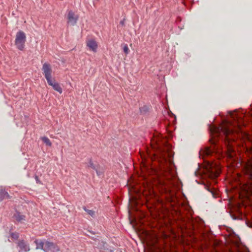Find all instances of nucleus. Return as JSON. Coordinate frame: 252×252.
Wrapping results in <instances>:
<instances>
[{"instance_id":"obj_10","label":"nucleus","mask_w":252,"mask_h":252,"mask_svg":"<svg viewBox=\"0 0 252 252\" xmlns=\"http://www.w3.org/2000/svg\"><path fill=\"white\" fill-rule=\"evenodd\" d=\"M41 140L43 141V142L47 146H52V143L50 141V139L46 137V136H44V137H42L41 138Z\"/></svg>"},{"instance_id":"obj_6","label":"nucleus","mask_w":252,"mask_h":252,"mask_svg":"<svg viewBox=\"0 0 252 252\" xmlns=\"http://www.w3.org/2000/svg\"><path fill=\"white\" fill-rule=\"evenodd\" d=\"M86 46L89 50L96 53L98 49V43L94 39H89L86 41Z\"/></svg>"},{"instance_id":"obj_5","label":"nucleus","mask_w":252,"mask_h":252,"mask_svg":"<svg viewBox=\"0 0 252 252\" xmlns=\"http://www.w3.org/2000/svg\"><path fill=\"white\" fill-rule=\"evenodd\" d=\"M26 41V35L22 31H18L15 35V45L16 48L20 51H23L25 46Z\"/></svg>"},{"instance_id":"obj_2","label":"nucleus","mask_w":252,"mask_h":252,"mask_svg":"<svg viewBox=\"0 0 252 252\" xmlns=\"http://www.w3.org/2000/svg\"><path fill=\"white\" fill-rule=\"evenodd\" d=\"M42 73L47 80L49 85L60 94L63 92V89L60 84L52 77V69L51 65L48 63H43L42 67Z\"/></svg>"},{"instance_id":"obj_9","label":"nucleus","mask_w":252,"mask_h":252,"mask_svg":"<svg viewBox=\"0 0 252 252\" xmlns=\"http://www.w3.org/2000/svg\"><path fill=\"white\" fill-rule=\"evenodd\" d=\"M17 244L21 251L28 252L30 250L29 246L27 245L23 240L20 241L18 242Z\"/></svg>"},{"instance_id":"obj_11","label":"nucleus","mask_w":252,"mask_h":252,"mask_svg":"<svg viewBox=\"0 0 252 252\" xmlns=\"http://www.w3.org/2000/svg\"><path fill=\"white\" fill-rule=\"evenodd\" d=\"M9 195L7 192L2 191L0 192V200H2L4 198H9Z\"/></svg>"},{"instance_id":"obj_7","label":"nucleus","mask_w":252,"mask_h":252,"mask_svg":"<svg viewBox=\"0 0 252 252\" xmlns=\"http://www.w3.org/2000/svg\"><path fill=\"white\" fill-rule=\"evenodd\" d=\"M67 18V23L68 24L74 25L76 24L78 20V16L77 15H76L72 11L70 10L68 13Z\"/></svg>"},{"instance_id":"obj_1","label":"nucleus","mask_w":252,"mask_h":252,"mask_svg":"<svg viewBox=\"0 0 252 252\" xmlns=\"http://www.w3.org/2000/svg\"><path fill=\"white\" fill-rule=\"evenodd\" d=\"M210 130L215 136H222L225 148L223 150L220 146L213 142V146L210 148H206L200 152V156H209L213 154H217L219 156H226L228 158L233 159L236 155L233 143H237L235 141L236 135L239 137H242L244 141L252 142V136L241 130L240 132L234 131L230 122H226L219 127H210Z\"/></svg>"},{"instance_id":"obj_17","label":"nucleus","mask_w":252,"mask_h":252,"mask_svg":"<svg viewBox=\"0 0 252 252\" xmlns=\"http://www.w3.org/2000/svg\"><path fill=\"white\" fill-rule=\"evenodd\" d=\"M121 23L122 24H124V22H121Z\"/></svg>"},{"instance_id":"obj_12","label":"nucleus","mask_w":252,"mask_h":252,"mask_svg":"<svg viewBox=\"0 0 252 252\" xmlns=\"http://www.w3.org/2000/svg\"><path fill=\"white\" fill-rule=\"evenodd\" d=\"M15 218L18 221H20L24 220L25 217L23 215H20L19 213H17L15 215Z\"/></svg>"},{"instance_id":"obj_3","label":"nucleus","mask_w":252,"mask_h":252,"mask_svg":"<svg viewBox=\"0 0 252 252\" xmlns=\"http://www.w3.org/2000/svg\"><path fill=\"white\" fill-rule=\"evenodd\" d=\"M36 249H41L45 252H58L60 248L57 244L48 241L45 239L37 240L34 241Z\"/></svg>"},{"instance_id":"obj_15","label":"nucleus","mask_w":252,"mask_h":252,"mask_svg":"<svg viewBox=\"0 0 252 252\" xmlns=\"http://www.w3.org/2000/svg\"><path fill=\"white\" fill-rule=\"evenodd\" d=\"M89 166L93 168V169H95V166L94 165V163H93V162L92 161H90V162H89Z\"/></svg>"},{"instance_id":"obj_14","label":"nucleus","mask_w":252,"mask_h":252,"mask_svg":"<svg viewBox=\"0 0 252 252\" xmlns=\"http://www.w3.org/2000/svg\"><path fill=\"white\" fill-rule=\"evenodd\" d=\"M123 50L126 54H128V53L129 52V48L126 44L124 45V46L123 47Z\"/></svg>"},{"instance_id":"obj_13","label":"nucleus","mask_w":252,"mask_h":252,"mask_svg":"<svg viewBox=\"0 0 252 252\" xmlns=\"http://www.w3.org/2000/svg\"><path fill=\"white\" fill-rule=\"evenodd\" d=\"M11 237L14 240H17L19 237V234L17 232L11 233Z\"/></svg>"},{"instance_id":"obj_16","label":"nucleus","mask_w":252,"mask_h":252,"mask_svg":"<svg viewBox=\"0 0 252 252\" xmlns=\"http://www.w3.org/2000/svg\"><path fill=\"white\" fill-rule=\"evenodd\" d=\"M88 212L89 213V214H90L91 215H93V212L92 211H91V210H89L88 211Z\"/></svg>"},{"instance_id":"obj_8","label":"nucleus","mask_w":252,"mask_h":252,"mask_svg":"<svg viewBox=\"0 0 252 252\" xmlns=\"http://www.w3.org/2000/svg\"><path fill=\"white\" fill-rule=\"evenodd\" d=\"M244 170L249 178L252 179V160L249 161L248 162L245 164Z\"/></svg>"},{"instance_id":"obj_4","label":"nucleus","mask_w":252,"mask_h":252,"mask_svg":"<svg viewBox=\"0 0 252 252\" xmlns=\"http://www.w3.org/2000/svg\"><path fill=\"white\" fill-rule=\"evenodd\" d=\"M205 168L208 176L212 178L218 177L220 173V163L212 161H205Z\"/></svg>"}]
</instances>
